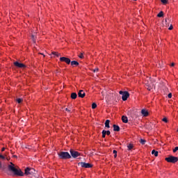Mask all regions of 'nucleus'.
<instances>
[{"label":"nucleus","instance_id":"ddd939ff","mask_svg":"<svg viewBox=\"0 0 178 178\" xmlns=\"http://www.w3.org/2000/svg\"><path fill=\"white\" fill-rule=\"evenodd\" d=\"M113 131H120V127L118 125L113 124Z\"/></svg>","mask_w":178,"mask_h":178},{"label":"nucleus","instance_id":"4c0bfd02","mask_svg":"<svg viewBox=\"0 0 178 178\" xmlns=\"http://www.w3.org/2000/svg\"><path fill=\"white\" fill-rule=\"evenodd\" d=\"M165 24H166V26H169V24H168V19H165Z\"/></svg>","mask_w":178,"mask_h":178},{"label":"nucleus","instance_id":"58836bf2","mask_svg":"<svg viewBox=\"0 0 178 178\" xmlns=\"http://www.w3.org/2000/svg\"><path fill=\"white\" fill-rule=\"evenodd\" d=\"M56 56H57V58H59V56H60V54L57 53V54L56 55Z\"/></svg>","mask_w":178,"mask_h":178},{"label":"nucleus","instance_id":"aec40b11","mask_svg":"<svg viewBox=\"0 0 178 178\" xmlns=\"http://www.w3.org/2000/svg\"><path fill=\"white\" fill-rule=\"evenodd\" d=\"M152 155H154V156H158V151H156L155 149H153L152 151Z\"/></svg>","mask_w":178,"mask_h":178},{"label":"nucleus","instance_id":"473e14b6","mask_svg":"<svg viewBox=\"0 0 178 178\" xmlns=\"http://www.w3.org/2000/svg\"><path fill=\"white\" fill-rule=\"evenodd\" d=\"M58 54V52H56V51H53L52 53H51V55H54V56H56V54Z\"/></svg>","mask_w":178,"mask_h":178},{"label":"nucleus","instance_id":"dca6fc26","mask_svg":"<svg viewBox=\"0 0 178 178\" xmlns=\"http://www.w3.org/2000/svg\"><path fill=\"white\" fill-rule=\"evenodd\" d=\"M109 123H111V120H106L104 124H105V127H106L107 129H109L111 127V126L109 125Z\"/></svg>","mask_w":178,"mask_h":178},{"label":"nucleus","instance_id":"37998d69","mask_svg":"<svg viewBox=\"0 0 178 178\" xmlns=\"http://www.w3.org/2000/svg\"><path fill=\"white\" fill-rule=\"evenodd\" d=\"M171 66H172V67L175 66V63H172L171 64Z\"/></svg>","mask_w":178,"mask_h":178},{"label":"nucleus","instance_id":"ea45409f","mask_svg":"<svg viewBox=\"0 0 178 178\" xmlns=\"http://www.w3.org/2000/svg\"><path fill=\"white\" fill-rule=\"evenodd\" d=\"M99 69L98 68H96L95 70H93V72L95 73V72H98Z\"/></svg>","mask_w":178,"mask_h":178},{"label":"nucleus","instance_id":"2f4dec72","mask_svg":"<svg viewBox=\"0 0 178 178\" xmlns=\"http://www.w3.org/2000/svg\"><path fill=\"white\" fill-rule=\"evenodd\" d=\"M106 134L107 136H111V131H106Z\"/></svg>","mask_w":178,"mask_h":178},{"label":"nucleus","instance_id":"412c9836","mask_svg":"<svg viewBox=\"0 0 178 178\" xmlns=\"http://www.w3.org/2000/svg\"><path fill=\"white\" fill-rule=\"evenodd\" d=\"M102 138H105V137L106 136V130H103L102 132Z\"/></svg>","mask_w":178,"mask_h":178},{"label":"nucleus","instance_id":"393cba45","mask_svg":"<svg viewBox=\"0 0 178 178\" xmlns=\"http://www.w3.org/2000/svg\"><path fill=\"white\" fill-rule=\"evenodd\" d=\"M113 153L114 154V158H116L118 156V151L113 150Z\"/></svg>","mask_w":178,"mask_h":178},{"label":"nucleus","instance_id":"f03ea898","mask_svg":"<svg viewBox=\"0 0 178 178\" xmlns=\"http://www.w3.org/2000/svg\"><path fill=\"white\" fill-rule=\"evenodd\" d=\"M128 116H130L131 120H136L138 118V113L137 111L134 110V109H130L128 111Z\"/></svg>","mask_w":178,"mask_h":178},{"label":"nucleus","instance_id":"0eeeda50","mask_svg":"<svg viewBox=\"0 0 178 178\" xmlns=\"http://www.w3.org/2000/svg\"><path fill=\"white\" fill-rule=\"evenodd\" d=\"M78 166H81V168H85L86 169H90L92 168V165L89 163L80 162L78 163Z\"/></svg>","mask_w":178,"mask_h":178},{"label":"nucleus","instance_id":"f257e3e1","mask_svg":"<svg viewBox=\"0 0 178 178\" xmlns=\"http://www.w3.org/2000/svg\"><path fill=\"white\" fill-rule=\"evenodd\" d=\"M11 165H8V170L10 172H13V173L15 175V176H24V173H23L22 172V170H17L16 168H15V164H13L12 163H10Z\"/></svg>","mask_w":178,"mask_h":178},{"label":"nucleus","instance_id":"a19ab883","mask_svg":"<svg viewBox=\"0 0 178 178\" xmlns=\"http://www.w3.org/2000/svg\"><path fill=\"white\" fill-rule=\"evenodd\" d=\"M1 151H2V152H3V151H5V147H3V148L1 149Z\"/></svg>","mask_w":178,"mask_h":178},{"label":"nucleus","instance_id":"cd10ccee","mask_svg":"<svg viewBox=\"0 0 178 178\" xmlns=\"http://www.w3.org/2000/svg\"><path fill=\"white\" fill-rule=\"evenodd\" d=\"M161 3L166 5V3H168V0H161Z\"/></svg>","mask_w":178,"mask_h":178},{"label":"nucleus","instance_id":"2eb2a0df","mask_svg":"<svg viewBox=\"0 0 178 178\" xmlns=\"http://www.w3.org/2000/svg\"><path fill=\"white\" fill-rule=\"evenodd\" d=\"M31 170V168H26V169H25V172H24V174L26 175V176H29V175H30V170Z\"/></svg>","mask_w":178,"mask_h":178},{"label":"nucleus","instance_id":"4468645a","mask_svg":"<svg viewBox=\"0 0 178 178\" xmlns=\"http://www.w3.org/2000/svg\"><path fill=\"white\" fill-rule=\"evenodd\" d=\"M122 120L123 123H128V122H129V119L127 118V117L126 115L122 116Z\"/></svg>","mask_w":178,"mask_h":178},{"label":"nucleus","instance_id":"5701e85b","mask_svg":"<svg viewBox=\"0 0 178 178\" xmlns=\"http://www.w3.org/2000/svg\"><path fill=\"white\" fill-rule=\"evenodd\" d=\"M146 142L147 141L144 139H140V144H142V145H145Z\"/></svg>","mask_w":178,"mask_h":178},{"label":"nucleus","instance_id":"423d86ee","mask_svg":"<svg viewBox=\"0 0 178 178\" xmlns=\"http://www.w3.org/2000/svg\"><path fill=\"white\" fill-rule=\"evenodd\" d=\"M70 152L71 158H74V159H76V158H77L78 156H80V155H81V153H80L77 151H75L73 149H70Z\"/></svg>","mask_w":178,"mask_h":178},{"label":"nucleus","instance_id":"20e7f679","mask_svg":"<svg viewBox=\"0 0 178 178\" xmlns=\"http://www.w3.org/2000/svg\"><path fill=\"white\" fill-rule=\"evenodd\" d=\"M165 161L169 163H176V162H178V157L170 156L165 158Z\"/></svg>","mask_w":178,"mask_h":178},{"label":"nucleus","instance_id":"7ed1b4c3","mask_svg":"<svg viewBox=\"0 0 178 178\" xmlns=\"http://www.w3.org/2000/svg\"><path fill=\"white\" fill-rule=\"evenodd\" d=\"M58 156H59L60 159H64V160L70 159L72 158V156L67 152H59Z\"/></svg>","mask_w":178,"mask_h":178},{"label":"nucleus","instance_id":"c756f323","mask_svg":"<svg viewBox=\"0 0 178 178\" xmlns=\"http://www.w3.org/2000/svg\"><path fill=\"white\" fill-rule=\"evenodd\" d=\"M79 58H80L81 59H83L84 58V56L83 55V53H81L79 55Z\"/></svg>","mask_w":178,"mask_h":178},{"label":"nucleus","instance_id":"79ce46f5","mask_svg":"<svg viewBox=\"0 0 178 178\" xmlns=\"http://www.w3.org/2000/svg\"><path fill=\"white\" fill-rule=\"evenodd\" d=\"M1 159H5V156H1Z\"/></svg>","mask_w":178,"mask_h":178},{"label":"nucleus","instance_id":"c9c22d12","mask_svg":"<svg viewBox=\"0 0 178 178\" xmlns=\"http://www.w3.org/2000/svg\"><path fill=\"white\" fill-rule=\"evenodd\" d=\"M65 111H66L67 112H69V113H70V112H71V110H70V109H69V108H65Z\"/></svg>","mask_w":178,"mask_h":178},{"label":"nucleus","instance_id":"1a4fd4ad","mask_svg":"<svg viewBox=\"0 0 178 178\" xmlns=\"http://www.w3.org/2000/svg\"><path fill=\"white\" fill-rule=\"evenodd\" d=\"M38 172L35 170L34 168H31L30 170V175L34 176V177H38Z\"/></svg>","mask_w":178,"mask_h":178},{"label":"nucleus","instance_id":"c85d7f7f","mask_svg":"<svg viewBox=\"0 0 178 178\" xmlns=\"http://www.w3.org/2000/svg\"><path fill=\"white\" fill-rule=\"evenodd\" d=\"M31 39H32V41H33V42H35V37L34 36V35H31Z\"/></svg>","mask_w":178,"mask_h":178},{"label":"nucleus","instance_id":"9d476101","mask_svg":"<svg viewBox=\"0 0 178 178\" xmlns=\"http://www.w3.org/2000/svg\"><path fill=\"white\" fill-rule=\"evenodd\" d=\"M15 66H16V67H19V68H25L26 67V65L22 63H19L17 61L14 63Z\"/></svg>","mask_w":178,"mask_h":178},{"label":"nucleus","instance_id":"a878e982","mask_svg":"<svg viewBox=\"0 0 178 178\" xmlns=\"http://www.w3.org/2000/svg\"><path fill=\"white\" fill-rule=\"evenodd\" d=\"M22 101H23V99H20V98L17 99V102L18 104H22Z\"/></svg>","mask_w":178,"mask_h":178},{"label":"nucleus","instance_id":"39448f33","mask_svg":"<svg viewBox=\"0 0 178 178\" xmlns=\"http://www.w3.org/2000/svg\"><path fill=\"white\" fill-rule=\"evenodd\" d=\"M119 94H120V95H122V101H127V98H129V97H130V93H129V92H127V91L120 90L119 92Z\"/></svg>","mask_w":178,"mask_h":178},{"label":"nucleus","instance_id":"f704fd0d","mask_svg":"<svg viewBox=\"0 0 178 178\" xmlns=\"http://www.w3.org/2000/svg\"><path fill=\"white\" fill-rule=\"evenodd\" d=\"M168 98H172V93H169L168 95Z\"/></svg>","mask_w":178,"mask_h":178},{"label":"nucleus","instance_id":"e433bc0d","mask_svg":"<svg viewBox=\"0 0 178 178\" xmlns=\"http://www.w3.org/2000/svg\"><path fill=\"white\" fill-rule=\"evenodd\" d=\"M0 158H2V154H0ZM0 168H2V163L0 162Z\"/></svg>","mask_w":178,"mask_h":178},{"label":"nucleus","instance_id":"4be33fe9","mask_svg":"<svg viewBox=\"0 0 178 178\" xmlns=\"http://www.w3.org/2000/svg\"><path fill=\"white\" fill-rule=\"evenodd\" d=\"M157 17H163V11H161L158 15Z\"/></svg>","mask_w":178,"mask_h":178},{"label":"nucleus","instance_id":"6ab92c4d","mask_svg":"<svg viewBox=\"0 0 178 178\" xmlns=\"http://www.w3.org/2000/svg\"><path fill=\"white\" fill-rule=\"evenodd\" d=\"M134 146L133 145V144H131V143H129V144H128L127 145V148H128V149L130 151L131 149H133V147H134Z\"/></svg>","mask_w":178,"mask_h":178},{"label":"nucleus","instance_id":"7c9ffc66","mask_svg":"<svg viewBox=\"0 0 178 178\" xmlns=\"http://www.w3.org/2000/svg\"><path fill=\"white\" fill-rule=\"evenodd\" d=\"M162 121L164 122L165 123H168V118H163L162 119Z\"/></svg>","mask_w":178,"mask_h":178},{"label":"nucleus","instance_id":"c03bdc74","mask_svg":"<svg viewBox=\"0 0 178 178\" xmlns=\"http://www.w3.org/2000/svg\"><path fill=\"white\" fill-rule=\"evenodd\" d=\"M134 1H137V0H134Z\"/></svg>","mask_w":178,"mask_h":178},{"label":"nucleus","instance_id":"6e6552de","mask_svg":"<svg viewBox=\"0 0 178 178\" xmlns=\"http://www.w3.org/2000/svg\"><path fill=\"white\" fill-rule=\"evenodd\" d=\"M60 62H65V63H67V65H70V63H71L70 58H69L61 57V58H60Z\"/></svg>","mask_w":178,"mask_h":178},{"label":"nucleus","instance_id":"9b49d317","mask_svg":"<svg viewBox=\"0 0 178 178\" xmlns=\"http://www.w3.org/2000/svg\"><path fill=\"white\" fill-rule=\"evenodd\" d=\"M78 97H79V98H84L86 97V92H84V90H80L78 92Z\"/></svg>","mask_w":178,"mask_h":178},{"label":"nucleus","instance_id":"f3484780","mask_svg":"<svg viewBox=\"0 0 178 178\" xmlns=\"http://www.w3.org/2000/svg\"><path fill=\"white\" fill-rule=\"evenodd\" d=\"M79 62L76 60H72L71 61V66H79Z\"/></svg>","mask_w":178,"mask_h":178},{"label":"nucleus","instance_id":"a211bd4d","mask_svg":"<svg viewBox=\"0 0 178 178\" xmlns=\"http://www.w3.org/2000/svg\"><path fill=\"white\" fill-rule=\"evenodd\" d=\"M71 98H72V99H76V98H77V93L72 92L71 94Z\"/></svg>","mask_w":178,"mask_h":178},{"label":"nucleus","instance_id":"f8f14e48","mask_svg":"<svg viewBox=\"0 0 178 178\" xmlns=\"http://www.w3.org/2000/svg\"><path fill=\"white\" fill-rule=\"evenodd\" d=\"M141 113H142L143 116H144L145 118H147V116H148V115H149V113H148V111H147L145 109H142Z\"/></svg>","mask_w":178,"mask_h":178},{"label":"nucleus","instance_id":"bb28decb","mask_svg":"<svg viewBox=\"0 0 178 178\" xmlns=\"http://www.w3.org/2000/svg\"><path fill=\"white\" fill-rule=\"evenodd\" d=\"M95 108H97V104L95 103H92V109H95Z\"/></svg>","mask_w":178,"mask_h":178},{"label":"nucleus","instance_id":"b1692460","mask_svg":"<svg viewBox=\"0 0 178 178\" xmlns=\"http://www.w3.org/2000/svg\"><path fill=\"white\" fill-rule=\"evenodd\" d=\"M146 88H147V90H148V91H151V89L152 88V87H151V86H149V85L147 84Z\"/></svg>","mask_w":178,"mask_h":178},{"label":"nucleus","instance_id":"72a5a7b5","mask_svg":"<svg viewBox=\"0 0 178 178\" xmlns=\"http://www.w3.org/2000/svg\"><path fill=\"white\" fill-rule=\"evenodd\" d=\"M168 30H173V26L170 25V26L168 28Z\"/></svg>","mask_w":178,"mask_h":178}]
</instances>
